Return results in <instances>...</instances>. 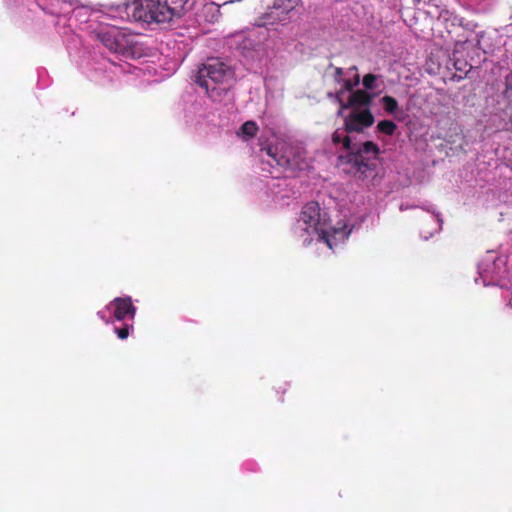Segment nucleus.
<instances>
[{"instance_id": "f257e3e1", "label": "nucleus", "mask_w": 512, "mask_h": 512, "mask_svg": "<svg viewBox=\"0 0 512 512\" xmlns=\"http://www.w3.org/2000/svg\"><path fill=\"white\" fill-rule=\"evenodd\" d=\"M189 0H135L131 6L136 21L169 23L183 15Z\"/></svg>"}, {"instance_id": "f03ea898", "label": "nucleus", "mask_w": 512, "mask_h": 512, "mask_svg": "<svg viewBox=\"0 0 512 512\" xmlns=\"http://www.w3.org/2000/svg\"><path fill=\"white\" fill-rule=\"evenodd\" d=\"M232 78L233 72L228 65L218 58H209L199 68L195 82L209 93Z\"/></svg>"}, {"instance_id": "7ed1b4c3", "label": "nucleus", "mask_w": 512, "mask_h": 512, "mask_svg": "<svg viewBox=\"0 0 512 512\" xmlns=\"http://www.w3.org/2000/svg\"><path fill=\"white\" fill-rule=\"evenodd\" d=\"M349 152L347 162L352 164L356 171L364 173L372 168L371 161L377 159L380 148L376 143L366 141L360 145L353 144Z\"/></svg>"}, {"instance_id": "20e7f679", "label": "nucleus", "mask_w": 512, "mask_h": 512, "mask_svg": "<svg viewBox=\"0 0 512 512\" xmlns=\"http://www.w3.org/2000/svg\"><path fill=\"white\" fill-rule=\"evenodd\" d=\"M300 220L306 225L305 230L308 233H316L330 248L332 244L326 229L325 220L321 217V208L317 202L307 203L300 215Z\"/></svg>"}, {"instance_id": "39448f33", "label": "nucleus", "mask_w": 512, "mask_h": 512, "mask_svg": "<svg viewBox=\"0 0 512 512\" xmlns=\"http://www.w3.org/2000/svg\"><path fill=\"white\" fill-rule=\"evenodd\" d=\"M268 154L278 166L292 171L302 170L306 165L303 151L292 145L283 144L281 147L269 148Z\"/></svg>"}, {"instance_id": "423d86ee", "label": "nucleus", "mask_w": 512, "mask_h": 512, "mask_svg": "<svg viewBox=\"0 0 512 512\" xmlns=\"http://www.w3.org/2000/svg\"><path fill=\"white\" fill-rule=\"evenodd\" d=\"M375 118L369 108L364 110H353L344 117V125L347 133H362L366 128L371 127Z\"/></svg>"}, {"instance_id": "0eeeda50", "label": "nucleus", "mask_w": 512, "mask_h": 512, "mask_svg": "<svg viewBox=\"0 0 512 512\" xmlns=\"http://www.w3.org/2000/svg\"><path fill=\"white\" fill-rule=\"evenodd\" d=\"M107 309H113V316L118 321H122L127 317L133 320L136 314V307L129 296L113 299L107 305Z\"/></svg>"}, {"instance_id": "6e6552de", "label": "nucleus", "mask_w": 512, "mask_h": 512, "mask_svg": "<svg viewBox=\"0 0 512 512\" xmlns=\"http://www.w3.org/2000/svg\"><path fill=\"white\" fill-rule=\"evenodd\" d=\"M103 45L115 53H123L127 47L126 36L117 29H110L99 34Z\"/></svg>"}, {"instance_id": "1a4fd4ad", "label": "nucleus", "mask_w": 512, "mask_h": 512, "mask_svg": "<svg viewBox=\"0 0 512 512\" xmlns=\"http://www.w3.org/2000/svg\"><path fill=\"white\" fill-rule=\"evenodd\" d=\"M373 95L367 92L366 90L358 89L356 91H352L346 104H342V109L349 108H357V107H365L369 108L372 103Z\"/></svg>"}, {"instance_id": "9d476101", "label": "nucleus", "mask_w": 512, "mask_h": 512, "mask_svg": "<svg viewBox=\"0 0 512 512\" xmlns=\"http://www.w3.org/2000/svg\"><path fill=\"white\" fill-rule=\"evenodd\" d=\"M348 134L349 133L346 132L345 125L342 128H337L332 134L333 144H342L343 149L350 151L353 143Z\"/></svg>"}, {"instance_id": "9b49d317", "label": "nucleus", "mask_w": 512, "mask_h": 512, "mask_svg": "<svg viewBox=\"0 0 512 512\" xmlns=\"http://www.w3.org/2000/svg\"><path fill=\"white\" fill-rule=\"evenodd\" d=\"M258 130L259 128L256 122L249 120L241 125L238 135L242 136L245 140H248L255 137Z\"/></svg>"}, {"instance_id": "f8f14e48", "label": "nucleus", "mask_w": 512, "mask_h": 512, "mask_svg": "<svg viewBox=\"0 0 512 512\" xmlns=\"http://www.w3.org/2000/svg\"><path fill=\"white\" fill-rule=\"evenodd\" d=\"M278 23H283V21L278 20V17L276 13H274V9L272 7L268 8V11L263 14L262 17H260L256 21L257 26H268V25H275Z\"/></svg>"}, {"instance_id": "ddd939ff", "label": "nucleus", "mask_w": 512, "mask_h": 512, "mask_svg": "<svg viewBox=\"0 0 512 512\" xmlns=\"http://www.w3.org/2000/svg\"><path fill=\"white\" fill-rule=\"evenodd\" d=\"M383 109L390 115H395L399 111L398 101L389 95H385L380 99Z\"/></svg>"}, {"instance_id": "4468645a", "label": "nucleus", "mask_w": 512, "mask_h": 512, "mask_svg": "<svg viewBox=\"0 0 512 512\" xmlns=\"http://www.w3.org/2000/svg\"><path fill=\"white\" fill-rule=\"evenodd\" d=\"M274 13H276L278 20L286 22L290 19V13L295 8V3H287L286 6H275L273 5Z\"/></svg>"}, {"instance_id": "2eb2a0df", "label": "nucleus", "mask_w": 512, "mask_h": 512, "mask_svg": "<svg viewBox=\"0 0 512 512\" xmlns=\"http://www.w3.org/2000/svg\"><path fill=\"white\" fill-rule=\"evenodd\" d=\"M503 98L507 102L504 109H512V69L509 74L505 76V89L503 91Z\"/></svg>"}, {"instance_id": "dca6fc26", "label": "nucleus", "mask_w": 512, "mask_h": 512, "mask_svg": "<svg viewBox=\"0 0 512 512\" xmlns=\"http://www.w3.org/2000/svg\"><path fill=\"white\" fill-rule=\"evenodd\" d=\"M397 129V125L391 120H382L377 124V130L387 136H392Z\"/></svg>"}, {"instance_id": "f3484780", "label": "nucleus", "mask_w": 512, "mask_h": 512, "mask_svg": "<svg viewBox=\"0 0 512 512\" xmlns=\"http://www.w3.org/2000/svg\"><path fill=\"white\" fill-rule=\"evenodd\" d=\"M376 79H377L376 75H374L372 73L366 74L362 80V83H363V86L365 87V89L372 90L374 88V83H375Z\"/></svg>"}, {"instance_id": "a211bd4d", "label": "nucleus", "mask_w": 512, "mask_h": 512, "mask_svg": "<svg viewBox=\"0 0 512 512\" xmlns=\"http://www.w3.org/2000/svg\"><path fill=\"white\" fill-rule=\"evenodd\" d=\"M343 93L344 92L341 89L339 91H337L336 93H334V94L333 93H328V97L335 99L339 103V105H340V108H339L338 113H337L338 115H342L343 111L345 110V109H342V104H346V102H344L343 99H342Z\"/></svg>"}, {"instance_id": "6ab92c4d", "label": "nucleus", "mask_w": 512, "mask_h": 512, "mask_svg": "<svg viewBox=\"0 0 512 512\" xmlns=\"http://www.w3.org/2000/svg\"><path fill=\"white\" fill-rule=\"evenodd\" d=\"M342 83L343 87L341 88V90H343V92L352 91L353 88L359 84V75H356V82H352V80L350 79H344Z\"/></svg>"}, {"instance_id": "aec40b11", "label": "nucleus", "mask_w": 512, "mask_h": 512, "mask_svg": "<svg viewBox=\"0 0 512 512\" xmlns=\"http://www.w3.org/2000/svg\"><path fill=\"white\" fill-rule=\"evenodd\" d=\"M132 328V326L124 325L122 328H115V333L120 339L124 340L129 336L130 329Z\"/></svg>"}, {"instance_id": "412c9836", "label": "nucleus", "mask_w": 512, "mask_h": 512, "mask_svg": "<svg viewBox=\"0 0 512 512\" xmlns=\"http://www.w3.org/2000/svg\"><path fill=\"white\" fill-rule=\"evenodd\" d=\"M329 68H333L334 69V75H333L334 81L336 83H338V84L342 83L344 81V79H343V75H344L343 68L333 67L332 64L329 65Z\"/></svg>"}, {"instance_id": "4be33fe9", "label": "nucleus", "mask_w": 512, "mask_h": 512, "mask_svg": "<svg viewBox=\"0 0 512 512\" xmlns=\"http://www.w3.org/2000/svg\"><path fill=\"white\" fill-rule=\"evenodd\" d=\"M287 3H294L293 0H276L273 5L275 6H286Z\"/></svg>"}, {"instance_id": "5701e85b", "label": "nucleus", "mask_w": 512, "mask_h": 512, "mask_svg": "<svg viewBox=\"0 0 512 512\" xmlns=\"http://www.w3.org/2000/svg\"><path fill=\"white\" fill-rule=\"evenodd\" d=\"M454 65H455V68H456L457 70L465 71V68H466V66H467V63H464V67H463V64H460V62H459V61H455Z\"/></svg>"}, {"instance_id": "b1692460", "label": "nucleus", "mask_w": 512, "mask_h": 512, "mask_svg": "<svg viewBox=\"0 0 512 512\" xmlns=\"http://www.w3.org/2000/svg\"><path fill=\"white\" fill-rule=\"evenodd\" d=\"M454 65H455V68H456L457 70L465 71V68H466V66H467V63H464V67H463V64H460V62H459V61H455Z\"/></svg>"}, {"instance_id": "393cba45", "label": "nucleus", "mask_w": 512, "mask_h": 512, "mask_svg": "<svg viewBox=\"0 0 512 512\" xmlns=\"http://www.w3.org/2000/svg\"><path fill=\"white\" fill-rule=\"evenodd\" d=\"M97 315H98V317H99L101 320L105 321L106 323H109V320H108V319H106V317H105V315H104V313H103L102 311H99V312L97 313Z\"/></svg>"}]
</instances>
